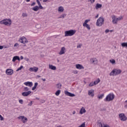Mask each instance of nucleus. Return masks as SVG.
<instances>
[{"label":"nucleus","mask_w":127,"mask_h":127,"mask_svg":"<svg viewBox=\"0 0 127 127\" xmlns=\"http://www.w3.org/2000/svg\"><path fill=\"white\" fill-rule=\"evenodd\" d=\"M122 73V70L119 69H114L112 70V71L110 73V76H117L118 75H119V74H121Z\"/></svg>","instance_id":"obj_3"},{"label":"nucleus","mask_w":127,"mask_h":127,"mask_svg":"<svg viewBox=\"0 0 127 127\" xmlns=\"http://www.w3.org/2000/svg\"><path fill=\"white\" fill-rule=\"evenodd\" d=\"M0 121H3V117H2L1 115L0 117Z\"/></svg>","instance_id":"obj_50"},{"label":"nucleus","mask_w":127,"mask_h":127,"mask_svg":"<svg viewBox=\"0 0 127 127\" xmlns=\"http://www.w3.org/2000/svg\"><path fill=\"white\" fill-rule=\"evenodd\" d=\"M39 25H36V28H39V27H38Z\"/></svg>","instance_id":"obj_59"},{"label":"nucleus","mask_w":127,"mask_h":127,"mask_svg":"<svg viewBox=\"0 0 127 127\" xmlns=\"http://www.w3.org/2000/svg\"><path fill=\"white\" fill-rule=\"evenodd\" d=\"M23 68V66L21 65L20 66V67H18L17 70H16V72H18V71L21 70V69H22Z\"/></svg>","instance_id":"obj_35"},{"label":"nucleus","mask_w":127,"mask_h":127,"mask_svg":"<svg viewBox=\"0 0 127 127\" xmlns=\"http://www.w3.org/2000/svg\"><path fill=\"white\" fill-rule=\"evenodd\" d=\"M58 11L61 12H63L64 11V8L63 6H60L58 8Z\"/></svg>","instance_id":"obj_25"},{"label":"nucleus","mask_w":127,"mask_h":127,"mask_svg":"<svg viewBox=\"0 0 127 127\" xmlns=\"http://www.w3.org/2000/svg\"><path fill=\"white\" fill-rule=\"evenodd\" d=\"M101 81V80H100V78H98L97 80L96 81V84H99L100 82Z\"/></svg>","instance_id":"obj_38"},{"label":"nucleus","mask_w":127,"mask_h":127,"mask_svg":"<svg viewBox=\"0 0 127 127\" xmlns=\"http://www.w3.org/2000/svg\"><path fill=\"white\" fill-rule=\"evenodd\" d=\"M2 49H3V46H0V50H1Z\"/></svg>","instance_id":"obj_52"},{"label":"nucleus","mask_w":127,"mask_h":127,"mask_svg":"<svg viewBox=\"0 0 127 127\" xmlns=\"http://www.w3.org/2000/svg\"><path fill=\"white\" fill-rule=\"evenodd\" d=\"M78 127H85V122H84L83 124H82L80 126H79Z\"/></svg>","instance_id":"obj_37"},{"label":"nucleus","mask_w":127,"mask_h":127,"mask_svg":"<svg viewBox=\"0 0 127 127\" xmlns=\"http://www.w3.org/2000/svg\"><path fill=\"white\" fill-rule=\"evenodd\" d=\"M16 60H18V61H20V58H19V56H14L12 59V62H15Z\"/></svg>","instance_id":"obj_14"},{"label":"nucleus","mask_w":127,"mask_h":127,"mask_svg":"<svg viewBox=\"0 0 127 127\" xmlns=\"http://www.w3.org/2000/svg\"><path fill=\"white\" fill-rule=\"evenodd\" d=\"M102 4L97 3L96 5V9H98L99 8H101L102 7Z\"/></svg>","instance_id":"obj_24"},{"label":"nucleus","mask_w":127,"mask_h":127,"mask_svg":"<svg viewBox=\"0 0 127 127\" xmlns=\"http://www.w3.org/2000/svg\"><path fill=\"white\" fill-rule=\"evenodd\" d=\"M88 95L90 96V97H94L95 95L94 94V90L91 89L88 91Z\"/></svg>","instance_id":"obj_17"},{"label":"nucleus","mask_w":127,"mask_h":127,"mask_svg":"<svg viewBox=\"0 0 127 127\" xmlns=\"http://www.w3.org/2000/svg\"><path fill=\"white\" fill-rule=\"evenodd\" d=\"M88 1H90L91 3H94V2H95V0H88Z\"/></svg>","instance_id":"obj_45"},{"label":"nucleus","mask_w":127,"mask_h":127,"mask_svg":"<svg viewBox=\"0 0 127 127\" xmlns=\"http://www.w3.org/2000/svg\"><path fill=\"white\" fill-rule=\"evenodd\" d=\"M5 73L8 76H10V75L13 74V70H12V69H7L5 71Z\"/></svg>","instance_id":"obj_10"},{"label":"nucleus","mask_w":127,"mask_h":127,"mask_svg":"<svg viewBox=\"0 0 127 127\" xmlns=\"http://www.w3.org/2000/svg\"><path fill=\"white\" fill-rule=\"evenodd\" d=\"M105 95L104 94H100V95H98L97 96L98 99H99L100 100H101V99H103V98H104Z\"/></svg>","instance_id":"obj_26"},{"label":"nucleus","mask_w":127,"mask_h":127,"mask_svg":"<svg viewBox=\"0 0 127 127\" xmlns=\"http://www.w3.org/2000/svg\"><path fill=\"white\" fill-rule=\"evenodd\" d=\"M125 102L127 103V100H126Z\"/></svg>","instance_id":"obj_64"},{"label":"nucleus","mask_w":127,"mask_h":127,"mask_svg":"<svg viewBox=\"0 0 127 127\" xmlns=\"http://www.w3.org/2000/svg\"><path fill=\"white\" fill-rule=\"evenodd\" d=\"M94 85H96V81H94L93 83V82L90 83L89 84V86H90V87H93V86H94Z\"/></svg>","instance_id":"obj_29"},{"label":"nucleus","mask_w":127,"mask_h":127,"mask_svg":"<svg viewBox=\"0 0 127 127\" xmlns=\"http://www.w3.org/2000/svg\"><path fill=\"white\" fill-rule=\"evenodd\" d=\"M32 10H34V11H37L39 10V7L38 5H36L34 6V7L32 8Z\"/></svg>","instance_id":"obj_20"},{"label":"nucleus","mask_w":127,"mask_h":127,"mask_svg":"<svg viewBox=\"0 0 127 127\" xmlns=\"http://www.w3.org/2000/svg\"><path fill=\"white\" fill-rule=\"evenodd\" d=\"M121 45L122 46V47H127V43H122L121 44Z\"/></svg>","instance_id":"obj_28"},{"label":"nucleus","mask_w":127,"mask_h":127,"mask_svg":"<svg viewBox=\"0 0 127 127\" xmlns=\"http://www.w3.org/2000/svg\"><path fill=\"white\" fill-rule=\"evenodd\" d=\"M24 60H25V61H27V62L29 61V59H28V58H24Z\"/></svg>","instance_id":"obj_46"},{"label":"nucleus","mask_w":127,"mask_h":127,"mask_svg":"<svg viewBox=\"0 0 127 127\" xmlns=\"http://www.w3.org/2000/svg\"><path fill=\"white\" fill-rule=\"evenodd\" d=\"M20 59H21V60H22V59H23V56H21L20 57Z\"/></svg>","instance_id":"obj_54"},{"label":"nucleus","mask_w":127,"mask_h":127,"mask_svg":"<svg viewBox=\"0 0 127 127\" xmlns=\"http://www.w3.org/2000/svg\"><path fill=\"white\" fill-rule=\"evenodd\" d=\"M36 100H39V98H38V97H36Z\"/></svg>","instance_id":"obj_62"},{"label":"nucleus","mask_w":127,"mask_h":127,"mask_svg":"<svg viewBox=\"0 0 127 127\" xmlns=\"http://www.w3.org/2000/svg\"><path fill=\"white\" fill-rule=\"evenodd\" d=\"M18 120H21L23 124H25L27 122V118L24 116H20L18 117Z\"/></svg>","instance_id":"obj_9"},{"label":"nucleus","mask_w":127,"mask_h":127,"mask_svg":"<svg viewBox=\"0 0 127 127\" xmlns=\"http://www.w3.org/2000/svg\"><path fill=\"white\" fill-rule=\"evenodd\" d=\"M37 86H38V83L35 82L34 83V86L32 88V91H34V90H35V89H36Z\"/></svg>","instance_id":"obj_23"},{"label":"nucleus","mask_w":127,"mask_h":127,"mask_svg":"<svg viewBox=\"0 0 127 127\" xmlns=\"http://www.w3.org/2000/svg\"><path fill=\"white\" fill-rule=\"evenodd\" d=\"M0 24H4V25H11V20L10 19H4L0 21Z\"/></svg>","instance_id":"obj_4"},{"label":"nucleus","mask_w":127,"mask_h":127,"mask_svg":"<svg viewBox=\"0 0 127 127\" xmlns=\"http://www.w3.org/2000/svg\"><path fill=\"white\" fill-rule=\"evenodd\" d=\"M86 112V110L84 108V107H82L80 111V114L81 115H83V114L85 113Z\"/></svg>","instance_id":"obj_21"},{"label":"nucleus","mask_w":127,"mask_h":127,"mask_svg":"<svg viewBox=\"0 0 127 127\" xmlns=\"http://www.w3.org/2000/svg\"><path fill=\"white\" fill-rule=\"evenodd\" d=\"M32 105H33L32 101H31L30 103H29V104H28V106L31 107V106H32Z\"/></svg>","instance_id":"obj_44"},{"label":"nucleus","mask_w":127,"mask_h":127,"mask_svg":"<svg viewBox=\"0 0 127 127\" xmlns=\"http://www.w3.org/2000/svg\"><path fill=\"white\" fill-rule=\"evenodd\" d=\"M36 3L35 2H33L31 4V6H33L35 5V4H36Z\"/></svg>","instance_id":"obj_47"},{"label":"nucleus","mask_w":127,"mask_h":127,"mask_svg":"<svg viewBox=\"0 0 127 127\" xmlns=\"http://www.w3.org/2000/svg\"><path fill=\"white\" fill-rule=\"evenodd\" d=\"M89 21H91L90 19H86L85 20L84 22L83 23V24H87V23L88 22H89Z\"/></svg>","instance_id":"obj_34"},{"label":"nucleus","mask_w":127,"mask_h":127,"mask_svg":"<svg viewBox=\"0 0 127 127\" xmlns=\"http://www.w3.org/2000/svg\"><path fill=\"white\" fill-rule=\"evenodd\" d=\"M76 33V30H70L68 31H66L64 32V36L67 37V36H73L74 34Z\"/></svg>","instance_id":"obj_5"},{"label":"nucleus","mask_w":127,"mask_h":127,"mask_svg":"<svg viewBox=\"0 0 127 127\" xmlns=\"http://www.w3.org/2000/svg\"><path fill=\"white\" fill-rule=\"evenodd\" d=\"M49 69H51V70H56V66L52 64H49Z\"/></svg>","instance_id":"obj_19"},{"label":"nucleus","mask_w":127,"mask_h":127,"mask_svg":"<svg viewBox=\"0 0 127 127\" xmlns=\"http://www.w3.org/2000/svg\"><path fill=\"white\" fill-rule=\"evenodd\" d=\"M36 2H37L39 6L41 5V3H40V1H39V0H36Z\"/></svg>","instance_id":"obj_42"},{"label":"nucleus","mask_w":127,"mask_h":127,"mask_svg":"<svg viewBox=\"0 0 127 127\" xmlns=\"http://www.w3.org/2000/svg\"><path fill=\"white\" fill-rule=\"evenodd\" d=\"M24 91L25 92H28L29 91V88L28 87H25L24 88Z\"/></svg>","instance_id":"obj_33"},{"label":"nucleus","mask_w":127,"mask_h":127,"mask_svg":"<svg viewBox=\"0 0 127 127\" xmlns=\"http://www.w3.org/2000/svg\"><path fill=\"white\" fill-rule=\"evenodd\" d=\"M58 89H61V87H62V84L61 83H58L57 84Z\"/></svg>","instance_id":"obj_30"},{"label":"nucleus","mask_w":127,"mask_h":127,"mask_svg":"<svg viewBox=\"0 0 127 127\" xmlns=\"http://www.w3.org/2000/svg\"><path fill=\"white\" fill-rule=\"evenodd\" d=\"M24 84L26 86H28L29 87H32V85H33V83H32V82H30V81L24 82Z\"/></svg>","instance_id":"obj_16"},{"label":"nucleus","mask_w":127,"mask_h":127,"mask_svg":"<svg viewBox=\"0 0 127 127\" xmlns=\"http://www.w3.org/2000/svg\"><path fill=\"white\" fill-rule=\"evenodd\" d=\"M125 109H127V104L125 105Z\"/></svg>","instance_id":"obj_56"},{"label":"nucleus","mask_w":127,"mask_h":127,"mask_svg":"<svg viewBox=\"0 0 127 127\" xmlns=\"http://www.w3.org/2000/svg\"><path fill=\"white\" fill-rule=\"evenodd\" d=\"M108 32H110V30H109V29H106V30H105V33H108Z\"/></svg>","instance_id":"obj_48"},{"label":"nucleus","mask_w":127,"mask_h":127,"mask_svg":"<svg viewBox=\"0 0 127 127\" xmlns=\"http://www.w3.org/2000/svg\"><path fill=\"white\" fill-rule=\"evenodd\" d=\"M115 99V95L114 93H110L107 95L106 97L104 99V102H111Z\"/></svg>","instance_id":"obj_2"},{"label":"nucleus","mask_w":127,"mask_h":127,"mask_svg":"<svg viewBox=\"0 0 127 127\" xmlns=\"http://www.w3.org/2000/svg\"><path fill=\"white\" fill-rule=\"evenodd\" d=\"M65 16H66V14H63L60 16L59 18H64Z\"/></svg>","instance_id":"obj_36"},{"label":"nucleus","mask_w":127,"mask_h":127,"mask_svg":"<svg viewBox=\"0 0 127 127\" xmlns=\"http://www.w3.org/2000/svg\"><path fill=\"white\" fill-rule=\"evenodd\" d=\"M19 41L21 42V43H23V44H25V43H28V41H27L26 38L24 37L20 38V39L19 40Z\"/></svg>","instance_id":"obj_8"},{"label":"nucleus","mask_w":127,"mask_h":127,"mask_svg":"<svg viewBox=\"0 0 127 127\" xmlns=\"http://www.w3.org/2000/svg\"><path fill=\"white\" fill-rule=\"evenodd\" d=\"M83 26H84V27H86V28H87L88 30H90L91 29V27H90V25L88 24H83Z\"/></svg>","instance_id":"obj_22"},{"label":"nucleus","mask_w":127,"mask_h":127,"mask_svg":"<svg viewBox=\"0 0 127 127\" xmlns=\"http://www.w3.org/2000/svg\"><path fill=\"white\" fill-rule=\"evenodd\" d=\"M38 7H39V9H43V6H42L41 4L39 5Z\"/></svg>","instance_id":"obj_40"},{"label":"nucleus","mask_w":127,"mask_h":127,"mask_svg":"<svg viewBox=\"0 0 127 127\" xmlns=\"http://www.w3.org/2000/svg\"><path fill=\"white\" fill-rule=\"evenodd\" d=\"M77 48H81V45H79L77 46Z\"/></svg>","instance_id":"obj_57"},{"label":"nucleus","mask_w":127,"mask_h":127,"mask_svg":"<svg viewBox=\"0 0 127 127\" xmlns=\"http://www.w3.org/2000/svg\"><path fill=\"white\" fill-rule=\"evenodd\" d=\"M119 119L122 122H126L127 120V117L125 115L124 113H121L119 115Z\"/></svg>","instance_id":"obj_7"},{"label":"nucleus","mask_w":127,"mask_h":127,"mask_svg":"<svg viewBox=\"0 0 127 127\" xmlns=\"http://www.w3.org/2000/svg\"><path fill=\"white\" fill-rule=\"evenodd\" d=\"M75 67L76 69H84V66H83L82 64H76Z\"/></svg>","instance_id":"obj_18"},{"label":"nucleus","mask_w":127,"mask_h":127,"mask_svg":"<svg viewBox=\"0 0 127 127\" xmlns=\"http://www.w3.org/2000/svg\"><path fill=\"white\" fill-rule=\"evenodd\" d=\"M19 103L21 104V105H22V104H23V100H22V99L19 100Z\"/></svg>","instance_id":"obj_39"},{"label":"nucleus","mask_w":127,"mask_h":127,"mask_svg":"<svg viewBox=\"0 0 127 127\" xmlns=\"http://www.w3.org/2000/svg\"><path fill=\"white\" fill-rule=\"evenodd\" d=\"M17 46H18V44L17 43H15L14 45V47H16Z\"/></svg>","instance_id":"obj_51"},{"label":"nucleus","mask_w":127,"mask_h":127,"mask_svg":"<svg viewBox=\"0 0 127 127\" xmlns=\"http://www.w3.org/2000/svg\"><path fill=\"white\" fill-rule=\"evenodd\" d=\"M90 62L92 64L94 63V62H95V60H94V59H90Z\"/></svg>","instance_id":"obj_43"},{"label":"nucleus","mask_w":127,"mask_h":127,"mask_svg":"<svg viewBox=\"0 0 127 127\" xmlns=\"http://www.w3.org/2000/svg\"><path fill=\"white\" fill-rule=\"evenodd\" d=\"M64 94L66 96H68V97H75V94L74 93H70L68 92V91H65Z\"/></svg>","instance_id":"obj_12"},{"label":"nucleus","mask_w":127,"mask_h":127,"mask_svg":"<svg viewBox=\"0 0 127 127\" xmlns=\"http://www.w3.org/2000/svg\"><path fill=\"white\" fill-rule=\"evenodd\" d=\"M72 114L73 115H75V114H76V112L75 111H73Z\"/></svg>","instance_id":"obj_55"},{"label":"nucleus","mask_w":127,"mask_h":127,"mask_svg":"<svg viewBox=\"0 0 127 127\" xmlns=\"http://www.w3.org/2000/svg\"><path fill=\"white\" fill-rule=\"evenodd\" d=\"M101 127H110L108 124H101Z\"/></svg>","instance_id":"obj_32"},{"label":"nucleus","mask_w":127,"mask_h":127,"mask_svg":"<svg viewBox=\"0 0 127 127\" xmlns=\"http://www.w3.org/2000/svg\"><path fill=\"white\" fill-rule=\"evenodd\" d=\"M42 81H44V82H45L46 81V79L45 78H42Z\"/></svg>","instance_id":"obj_53"},{"label":"nucleus","mask_w":127,"mask_h":127,"mask_svg":"<svg viewBox=\"0 0 127 127\" xmlns=\"http://www.w3.org/2000/svg\"><path fill=\"white\" fill-rule=\"evenodd\" d=\"M48 0H43V2H46Z\"/></svg>","instance_id":"obj_58"},{"label":"nucleus","mask_w":127,"mask_h":127,"mask_svg":"<svg viewBox=\"0 0 127 127\" xmlns=\"http://www.w3.org/2000/svg\"><path fill=\"white\" fill-rule=\"evenodd\" d=\"M45 102V100H42L41 101V104H44V103Z\"/></svg>","instance_id":"obj_49"},{"label":"nucleus","mask_w":127,"mask_h":127,"mask_svg":"<svg viewBox=\"0 0 127 127\" xmlns=\"http://www.w3.org/2000/svg\"><path fill=\"white\" fill-rule=\"evenodd\" d=\"M112 19V23L113 24H118V21H120V20H122L123 18L122 16H120L118 17L117 16L113 15L111 16Z\"/></svg>","instance_id":"obj_1"},{"label":"nucleus","mask_w":127,"mask_h":127,"mask_svg":"<svg viewBox=\"0 0 127 127\" xmlns=\"http://www.w3.org/2000/svg\"><path fill=\"white\" fill-rule=\"evenodd\" d=\"M29 71L30 72H36L37 71H38V67L36 66H34L33 67H30L29 69Z\"/></svg>","instance_id":"obj_13"},{"label":"nucleus","mask_w":127,"mask_h":127,"mask_svg":"<svg viewBox=\"0 0 127 127\" xmlns=\"http://www.w3.org/2000/svg\"><path fill=\"white\" fill-rule=\"evenodd\" d=\"M26 0V1H27V2L30 1V0Z\"/></svg>","instance_id":"obj_61"},{"label":"nucleus","mask_w":127,"mask_h":127,"mask_svg":"<svg viewBox=\"0 0 127 127\" xmlns=\"http://www.w3.org/2000/svg\"><path fill=\"white\" fill-rule=\"evenodd\" d=\"M31 94V91H25L22 93V96L23 97H28Z\"/></svg>","instance_id":"obj_11"},{"label":"nucleus","mask_w":127,"mask_h":127,"mask_svg":"<svg viewBox=\"0 0 127 127\" xmlns=\"http://www.w3.org/2000/svg\"><path fill=\"white\" fill-rule=\"evenodd\" d=\"M104 21H105V19L103 17H99L97 20V25L98 26H102L104 24Z\"/></svg>","instance_id":"obj_6"},{"label":"nucleus","mask_w":127,"mask_h":127,"mask_svg":"<svg viewBox=\"0 0 127 127\" xmlns=\"http://www.w3.org/2000/svg\"><path fill=\"white\" fill-rule=\"evenodd\" d=\"M110 62H111L112 64H116V61L114 59L110 60Z\"/></svg>","instance_id":"obj_31"},{"label":"nucleus","mask_w":127,"mask_h":127,"mask_svg":"<svg viewBox=\"0 0 127 127\" xmlns=\"http://www.w3.org/2000/svg\"><path fill=\"white\" fill-rule=\"evenodd\" d=\"M38 78H40V75H37Z\"/></svg>","instance_id":"obj_63"},{"label":"nucleus","mask_w":127,"mask_h":127,"mask_svg":"<svg viewBox=\"0 0 127 127\" xmlns=\"http://www.w3.org/2000/svg\"><path fill=\"white\" fill-rule=\"evenodd\" d=\"M60 93H61V90H58L56 92L55 95L56 96H59V95H60Z\"/></svg>","instance_id":"obj_27"},{"label":"nucleus","mask_w":127,"mask_h":127,"mask_svg":"<svg viewBox=\"0 0 127 127\" xmlns=\"http://www.w3.org/2000/svg\"><path fill=\"white\" fill-rule=\"evenodd\" d=\"M66 49H65V47H63L61 48L60 52L59 53L60 55H62L63 54H65V50Z\"/></svg>","instance_id":"obj_15"},{"label":"nucleus","mask_w":127,"mask_h":127,"mask_svg":"<svg viewBox=\"0 0 127 127\" xmlns=\"http://www.w3.org/2000/svg\"><path fill=\"white\" fill-rule=\"evenodd\" d=\"M22 16H23V17H26V16H27V14L23 13Z\"/></svg>","instance_id":"obj_41"},{"label":"nucleus","mask_w":127,"mask_h":127,"mask_svg":"<svg viewBox=\"0 0 127 127\" xmlns=\"http://www.w3.org/2000/svg\"><path fill=\"white\" fill-rule=\"evenodd\" d=\"M96 17H99V14H98L96 16Z\"/></svg>","instance_id":"obj_60"}]
</instances>
